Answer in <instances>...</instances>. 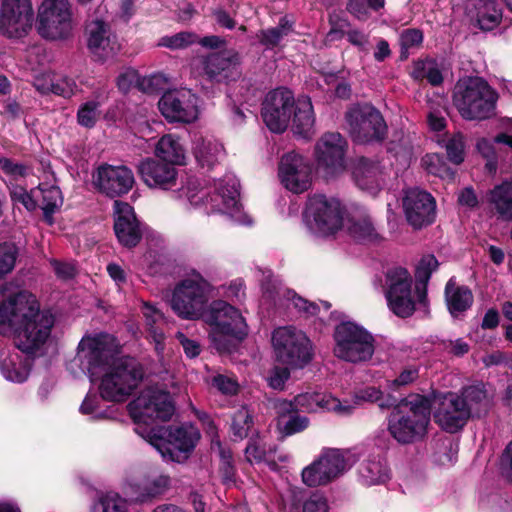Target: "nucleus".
<instances>
[{
	"mask_svg": "<svg viewBox=\"0 0 512 512\" xmlns=\"http://www.w3.org/2000/svg\"><path fill=\"white\" fill-rule=\"evenodd\" d=\"M119 344L106 333L84 336L77 359L91 380L101 378L99 392L104 400L125 401L143 378L142 366L133 358L118 357Z\"/></svg>",
	"mask_w": 512,
	"mask_h": 512,
	"instance_id": "f257e3e1",
	"label": "nucleus"
},
{
	"mask_svg": "<svg viewBox=\"0 0 512 512\" xmlns=\"http://www.w3.org/2000/svg\"><path fill=\"white\" fill-rule=\"evenodd\" d=\"M53 324L52 315L40 310L31 292L0 288V333H16L22 352L38 350L48 339Z\"/></svg>",
	"mask_w": 512,
	"mask_h": 512,
	"instance_id": "f03ea898",
	"label": "nucleus"
},
{
	"mask_svg": "<svg viewBox=\"0 0 512 512\" xmlns=\"http://www.w3.org/2000/svg\"><path fill=\"white\" fill-rule=\"evenodd\" d=\"M239 184L232 175H227L219 180L211 189L198 188L195 183L190 182L185 189V195L191 205L195 207H205L207 213H226L236 218V221L243 224H250L251 221L246 215H237L239 210Z\"/></svg>",
	"mask_w": 512,
	"mask_h": 512,
	"instance_id": "7ed1b4c3",
	"label": "nucleus"
},
{
	"mask_svg": "<svg viewBox=\"0 0 512 512\" xmlns=\"http://www.w3.org/2000/svg\"><path fill=\"white\" fill-rule=\"evenodd\" d=\"M430 410L429 400L421 395L403 399L389 416V432L402 443L422 437L430 421Z\"/></svg>",
	"mask_w": 512,
	"mask_h": 512,
	"instance_id": "20e7f679",
	"label": "nucleus"
},
{
	"mask_svg": "<svg viewBox=\"0 0 512 512\" xmlns=\"http://www.w3.org/2000/svg\"><path fill=\"white\" fill-rule=\"evenodd\" d=\"M140 428L136 429V433L150 443L164 459L178 463L188 459L200 439L199 430L191 424L169 431L163 427L152 428L148 433Z\"/></svg>",
	"mask_w": 512,
	"mask_h": 512,
	"instance_id": "39448f33",
	"label": "nucleus"
},
{
	"mask_svg": "<svg viewBox=\"0 0 512 512\" xmlns=\"http://www.w3.org/2000/svg\"><path fill=\"white\" fill-rule=\"evenodd\" d=\"M204 319L211 327L210 337L219 351H229L233 341H241L248 333L241 312L223 300L212 302Z\"/></svg>",
	"mask_w": 512,
	"mask_h": 512,
	"instance_id": "423d86ee",
	"label": "nucleus"
},
{
	"mask_svg": "<svg viewBox=\"0 0 512 512\" xmlns=\"http://www.w3.org/2000/svg\"><path fill=\"white\" fill-rule=\"evenodd\" d=\"M496 101V92L482 78H468L460 81L455 87L453 102L465 119L489 117L495 108Z\"/></svg>",
	"mask_w": 512,
	"mask_h": 512,
	"instance_id": "0eeeda50",
	"label": "nucleus"
},
{
	"mask_svg": "<svg viewBox=\"0 0 512 512\" xmlns=\"http://www.w3.org/2000/svg\"><path fill=\"white\" fill-rule=\"evenodd\" d=\"M356 461V455L349 449L323 448L302 470V481L308 487L328 485L348 472Z\"/></svg>",
	"mask_w": 512,
	"mask_h": 512,
	"instance_id": "6e6552de",
	"label": "nucleus"
},
{
	"mask_svg": "<svg viewBox=\"0 0 512 512\" xmlns=\"http://www.w3.org/2000/svg\"><path fill=\"white\" fill-rule=\"evenodd\" d=\"M334 355L350 363L369 361L375 351V339L370 332L354 322H342L334 331Z\"/></svg>",
	"mask_w": 512,
	"mask_h": 512,
	"instance_id": "1a4fd4ad",
	"label": "nucleus"
},
{
	"mask_svg": "<svg viewBox=\"0 0 512 512\" xmlns=\"http://www.w3.org/2000/svg\"><path fill=\"white\" fill-rule=\"evenodd\" d=\"M131 417L136 424L135 430L141 427L148 433V427L157 420L167 421L174 414L175 407L168 392L158 387H148L141 391L136 399L128 405Z\"/></svg>",
	"mask_w": 512,
	"mask_h": 512,
	"instance_id": "9d476101",
	"label": "nucleus"
},
{
	"mask_svg": "<svg viewBox=\"0 0 512 512\" xmlns=\"http://www.w3.org/2000/svg\"><path fill=\"white\" fill-rule=\"evenodd\" d=\"M211 289V285L199 274L183 279L173 291L171 299L173 311L185 319L204 317Z\"/></svg>",
	"mask_w": 512,
	"mask_h": 512,
	"instance_id": "9b49d317",
	"label": "nucleus"
},
{
	"mask_svg": "<svg viewBox=\"0 0 512 512\" xmlns=\"http://www.w3.org/2000/svg\"><path fill=\"white\" fill-rule=\"evenodd\" d=\"M343 207L339 200L325 195L308 198L303 211V222L307 229L318 236L333 235L342 228Z\"/></svg>",
	"mask_w": 512,
	"mask_h": 512,
	"instance_id": "f8f14e48",
	"label": "nucleus"
},
{
	"mask_svg": "<svg viewBox=\"0 0 512 512\" xmlns=\"http://www.w3.org/2000/svg\"><path fill=\"white\" fill-rule=\"evenodd\" d=\"M74 29L69 0H43L37 15L38 33L48 40H65Z\"/></svg>",
	"mask_w": 512,
	"mask_h": 512,
	"instance_id": "ddd939ff",
	"label": "nucleus"
},
{
	"mask_svg": "<svg viewBox=\"0 0 512 512\" xmlns=\"http://www.w3.org/2000/svg\"><path fill=\"white\" fill-rule=\"evenodd\" d=\"M384 295L388 308L400 318L413 315L417 305L422 308L412 295V277L407 269L393 267L387 270L384 282Z\"/></svg>",
	"mask_w": 512,
	"mask_h": 512,
	"instance_id": "4468645a",
	"label": "nucleus"
},
{
	"mask_svg": "<svg viewBox=\"0 0 512 512\" xmlns=\"http://www.w3.org/2000/svg\"><path fill=\"white\" fill-rule=\"evenodd\" d=\"M272 345L277 360L292 368H302L312 358L309 338L293 327H279L274 330Z\"/></svg>",
	"mask_w": 512,
	"mask_h": 512,
	"instance_id": "2eb2a0df",
	"label": "nucleus"
},
{
	"mask_svg": "<svg viewBox=\"0 0 512 512\" xmlns=\"http://www.w3.org/2000/svg\"><path fill=\"white\" fill-rule=\"evenodd\" d=\"M353 139L361 144L382 141L387 126L381 113L372 106L351 109L346 115Z\"/></svg>",
	"mask_w": 512,
	"mask_h": 512,
	"instance_id": "dca6fc26",
	"label": "nucleus"
},
{
	"mask_svg": "<svg viewBox=\"0 0 512 512\" xmlns=\"http://www.w3.org/2000/svg\"><path fill=\"white\" fill-rule=\"evenodd\" d=\"M34 9L31 0H2L0 32L8 38H21L32 27Z\"/></svg>",
	"mask_w": 512,
	"mask_h": 512,
	"instance_id": "f3484780",
	"label": "nucleus"
},
{
	"mask_svg": "<svg viewBox=\"0 0 512 512\" xmlns=\"http://www.w3.org/2000/svg\"><path fill=\"white\" fill-rule=\"evenodd\" d=\"M162 115L170 122L191 123L198 118V98L187 88L166 92L158 102Z\"/></svg>",
	"mask_w": 512,
	"mask_h": 512,
	"instance_id": "a211bd4d",
	"label": "nucleus"
},
{
	"mask_svg": "<svg viewBox=\"0 0 512 512\" xmlns=\"http://www.w3.org/2000/svg\"><path fill=\"white\" fill-rule=\"evenodd\" d=\"M278 176L287 190L297 194L303 193L311 186V165L302 155L291 151L282 156Z\"/></svg>",
	"mask_w": 512,
	"mask_h": 512,
	"instance_id": "6ab92c4d",
	"label": "nucleus"
},
{
	"mask_svg": "<svg viewBox=\"0 0 512 512\" xmlns=\"http://www.w3.org/2000/svg\"><path fill=\"white\" fill-rule=\"evenodd\" d=\"M435 422L445 431L455 433L462 429L470 418L461 396L448 392L435 398L433 404Z\"/></svg>",
	"mask_w": 512,
	"mask_h": 512,
	"instance_id": "aec40b11",
	"label": "nucleus"
},
{
	"mask_svg": "<svg viewBox=\"0 0 512 512\" xmlns=\"http://www.w3.org/2000/svg\"><path fill=\"white\" fill-rule=\"evenodd\" d=\"M294 104L293 94L286 88H278L267 94L262 107V117L269 130L275 133L285 131Z\"/></svg>",
	"mask_w": 512,
	"mask_h": 512,
	"instance_id": "412c9836",
	"label": "nucleus"
},
{
	"mask_svg": "<svg viewBox=\"0 0 512 512\" xmlns=\"http://www.w3.org/2000/svg\"><path fill=\"white\" fill-rule=\"evenodd\" d=\"M346 147L345 139L336 132L324 134L316 143L317 165L327 176H334L344 171Z\"/></svg>",
	"mask_w": 512,
	"mask_h": 512,
	"instance_id": "4be33fe9",
	"label": "nucleus"
},
{
	"mask_svg": "<svg viewBox=\"0 0 512 512\" xmlns=\"http://www.w3.org/2000/svg\"><path fill=\"white\" fill-rule=\"evenodd\" d=\"M133 172L126 166L103 164L93 174V184L108 197H119L128 193L134 184Z\"/></svg>",
	"mask_w": 512,
	"mask_h": 512,
	"instance_id": "5701e85b",
	"label": "nucleus"
},
{
	"mask_svg": "<svg viewBox=\"0 0 512 512\" xmlns=\"http://www.w3.org/2000/svg\"><path fill=\"white\" fill-rule=\"evenodd\" d=\"M128 486L137 501L146 502L165 494L171 487V478L160 469L149 467L132 477Z\"/></svg>",
	"mask_w": 512,
	"mask_h": 512,
	"instance_id": "b1692460",
	"label": "nucleus"
},
{
	"mask_svg": "<svg viewBox=\"0 0 512 512\" xmlns=\"http://www.w3.org/2000/svg\"><path fill=\"white\" fill-rule=\"evenodd\" d=\"M402 206L408 223L415 229L428 226L435 219V200L423 190L408 189L402 199Z\"/></svg>",
	"mask_w": 512,
	"mask_h": 512,
	"instance_id": "393cba45",
	"label": "nucleus"
},
{
	"mask_svg": "<svg viewBox=\"0 0 512 512\" xmlns=\"http://www.w3.org/2000/svg\"><path fill=\"white\" fill-rule=\"evenodd\" d=\"M283 409L318 412L321 410L332 411L338 415L345 416L353 412L354 406L348 402H341L339 399L327 393L305 392L294 397L292 402H284Z\"/></svg>",
	"mask_w": 512,
	"mask_h": 512,
	"instance_id": "a878e982",
	"label": "nucleus"
},
{
	"mask_svg": "<svg viewBox=\"0 0 512 512\" xmlns=\"http://www.w3.org/2000/svg\"><path fill=\"white\" fill-rule=\"evenodd\" d=\"M114 230L118 241L131 248L138 244L142 231L132 206L126 202H114Z\"/></svg>",
	"mask_w": 512,
	"mask_h": 512,
	"instance_id": "bb28decb",
	"label": "nucleus"
},
{
	"mask_svg": "<svg viewBox=\"0 0 512 512\" xmlns=\"http://www.w3.org/2000/svg\"><path fill=\"white\" fill-rule=\"evenodd\" d=\"M138 172L144 183L151 188L168 190L177 183L176 168L153 158L143 160L138 166Z\"/></svg>",
	"mask_w": 512,
	"mask_h": 512,
	"instance_id": "cd10ccee",
	"label": "nucleus"
},
{
	"mask_svg": "<svg viewBox=\"0 0 512 512\" xmlns=\"http://www.w3.org/2000/svg\"><path fill=\"white\" fill-rule=\"evenodd\" d=\"M86 31L88 48L99 59L109 58L119 50V45L105 21L100 19L90 21Z\"/></svg>",
	"mask_w": 512,
	"mask_h": 512,
	"instance_id": "c85d7f7f",
	"label": "nucleus"
},
{
	"mask_svg": "<svg viewBox=\"0 0 512 512\" xmlns=\"http://www.w3.org/2000/svg\"><path fill=\"white\" fill-rule=\"evenodd\" d=\"M342 227L357 242L376 243L382 239L372 217L364 212L348 216L345 222L342 221Z\"/></svg>",
	"mask_w": 512,
	"mask_h": 512,
	"instance_id": "c756f323",
	"label": "nucleus"
},
{
	"mask_svg": "<svg viewBox=\"0 0 512 512\" xmlns=\"http://www.w3.org/2000/svg\"><path fill=\"white\" fill-rule=\"evenodd\" d=\"M238 63L237 53H212L204 61V70L211 80H228L238 74Z\"/></svg>",
	"mask_w": 512,
	"mask_h": 512,
	"instance_id": "7c9ffc66",
	"label": "nucleus"
},
{
	"mask_svg": "<svg viewBox=\"0 0 512 512\" xmlns=\"http://www.w3.org/2000/svg\"><path fill=\"white\" fill-rule=\"evenodd\" d=\"M459 395L470 417L485 415L492 406L493 395L487 390L484 383L479 382L465 386L460 390Z\"/></svg>",
	"mask_w": 512,
	"mask_h": 512,
	"instance_id": "2f4dec72",
	"label": "nucleus"
},
{
	"mask_svg": "<svg viewBox=\"0 0 512 512\" xmlns=\"http://www.w3.org/2000/svg\"><path fill=\"white\" fill-rule=\"evenodd\" d=\"M192 152L198 165L207 169L220 164L226 156L223 144L213 137L196 138Z\"/></svg>",
	"mask_w": 512,
	"mask_h": 512,
	"instance_id": "473e14b6",
	"label": "nucleus"
},
{
	"mask_svg": "<svg viewBox=\"0 0 512 512\" xmlns=\"http://www.w3.org/2000/svg\"><path fill=\"white\" fill-rule=\"evenodd\" d=\"M381 174L379 163L368 158H360L353 169V177L357 186L372 195L380 189Z\"/></svg>",
	"mask_w": 512,
	"mask_h": 512,
	"instance_id": "72a5a7b5",
	"label": "nucleus"
},
{
	"mask_svg": "<svg viewBox=\"0 0 512 512\" xmlns=\"http://www.w3.org/2000/svg\"><path fill=\"white\" fill-rule=\"evenodd\" d=\"M31 358L18 351L3 353L0 360V370L3 376L11 381L24 382L30 372Z\"/></svg>",
	"mask_w": 512,
	"mask_h": 512,
	"instance_id": "f704fd0d",
	"label": "nucleus"
},
{
	"mask_svg": "<svg viewBox=\"0 0 512 512\" xmlns=\"http://www.w3.org/2000/svg\"><path fill=\"white\" fill-rule=\"evenodd\" d=\"M491 211L498 219L512 221V181L495 185L487 195Z\"/></svg>",
	"mask_w": 512,
	"mask_h": 512,
	"instance_id": "c9c22d12",
	"label": "nucleus"
},
{
	"mask_svg": "<svg viewBox=\"0 0 512 512\" xmlns=\"http://www.w3.org/2000/svg\"><path fill=\"white\" fill-rule=\"evenodd\" d=\"M438 261L433 255H425L421 258L415 270V288L414 294L417 296L418 303L423 307L424 312H428V283L431 274L437 269Z\"/></svg>",
	"mask_w": 512,
	"mask_h": 512,
	"instance_id": "e433bc0d",
	"label": "nucleus"
},
{
	"mask_svg": "<svg viewBox=\"0 0 512 512\" xmlns=\"http://www.w3.org/2000/svg\"><path fill=\"white\" fill-rule=\"evenodd\" d=\"M142 313L148 335L154 342L157 353L161 354L164 350V327L166 325L163 313L147 302H144L142 305Z\"/></svg>",
	"mask_w": 512,
	"mask_h": 512,
	"instance_id": "4c0bfd02",
	"label": "nucleus"
},
{
	"mask_svg": "<svg viewBox=\"0 0 512 512\" xmlns=\"http://www.w3.org/2000/svg\"><path fill=\"white\" fill-rule=\"evenodd\" d=\"M472 291L466 286L457 285L454 279H450L445 286V302L450 314L458 316L473 304Z\"/></svg>",
	"mask_w": 512,
	"mask_h": 512,
	"instance_id": "58836bf2",
	"label": "nucleus"
},
{
	"mask_svg": "<svg viewBox=\"0 0 512 512\" xmlns=\"http://www.w3.org/2000/svg\"><path fill=\"white\" fill-rule=\"evenodd\" d=\"M359 478L366 486L385 483L389 478V469L386 461L377 456L364 460L358 469Z\"/></svg>",
	"mask_w": 512,
	"mask_h": 512,
	"instance_id": "ea45409f",
	"label": "nucleus"
},
{
	"mask_svg": "<svg viewBox=\"0 0 512 512\" xmlns=\"http://www.w3.org/2000/svg\"><path fill=\"white\" fill-rule=\"evenodd\" d=\"M156 156L170 165H184L186 152L179 138L167 134L160 138L155 149Z\"/></svg>",
	"mask_w": 512,
	"mask_h": 512,
	"instance_id": "a19ab883",
	"label": "nucleus"
},
{
	"mask_svg": "<svg viewBox=\"0 0 512 512\" xmlns=\"http://www.w3.org/2000/svg\"><path fill=\"white\" fill-rule=\"evenodd\" d=\"M293 125L295 132L303 137H308L314 127V113L312 102L309 97L302 96L295 103Z\"/></svg>",
	"mask_w": 512,
	"mask_h": 512,
	"instance_id": "79ce46f5",
	"label": "nucleus"
},
{
	"mask_svg": "<svg viewBox=\"0 0 512 512\" xmlns=\"http://www.w3.org/2000/svg\"><path fill=\"white\" fill-rule=\"evenodd\" d=\"M267 280V284H262V289L264 295L268 298H274V293L277 295L282 294L299 312H303L307 315H315L317 313L318 306L316 304L308 303L307 300L297 296L293 291H282V288L276 285V280H274L272 276H268Z\"/></svg>",
	"mask_w": 512,
	"mask_h": 512,
	"instance_id": "37998d69",
	"label": "nucleus"
},
{
	"mask_svg": "<svg viewBox=\"0 0 512 512\" xmlns=\"http://www.w3.org/2000/svg\"><path fill=\"white\" fill-rule=\"evenodd\" d=\"M476 10L477 24L482 30L490 31L502 20V9L497 2L478 3Z\"/></svg>",
	"mask_w": 512,
	"mask_h": 512,
	"instance_id": "c03bdc74",
	"label": "nucleus"
},
{
	"mask_svg": "<svg viewBox=\"0 0 512 512\" xmlns=\"http://www.w3.org/2000/svg\"><path fill=\"white\" fill-rule=\"evenodd\" d=\"M411 75L415 80L426 79L433 86H438L443 81L438 64L431 59L417 61L414 64Z\"/></svg>",
	"mask_w": 512,
	"mask_h": 512,
	"instance_id": "a18cd8bd",
	"label": "nucleus"
},
{
	"mask_svg": "<svg viewBox=\"0 0 512 512\" xmlns=\"http://www.w3.org/2000/svg\"><path fill=\"white\" fill-rule=\"evenodd\" d=\"M39 192L42 195V210L45 220L53 223V213L62 205L63 198L60 189L56 186L39 187Z\"/></svg>",
	"mask_w": 512,
	"mask_h": 512,
	"instance_id": "49530a36",
	"label": "nucleus"
},
{
	"mask_svg": "<svg viewBox=\"0 0 512 512\" xmlns=\"http://www.w3.org/2000/svg\"><path fill=\"white\" fill-rule=\"evenodd\" d=\"M292 32V23L283 17L280 19L277 27L261 30L258 34V38L261 44L266 47H274L287 35Z\"/></svg>",
	"mask_w": 512,
	"mask_h": 512,
	"instance_id": "de8ad7c7",
	"label": "nucleus"
},
{
	"mask_svg": "<svg viewBox=\"0 0 512 512\" xmlns=\"http://www.w3.org/2000/svg\"><path fill=\"white\" fill-rule=\"evenodd\" d=\"M91 512H128L124 498L116 493L100 495L91 507Z\"/></svg>",
	"mask_w": 512,
	"mask_h": 512,
	"instance_id": "09e8293b",
	"label": "nucleus"
},
{
	"mask_svg": "<svg viewBox=\"0 0 512 512\" xmlns=\"http://www.w3.org/2000/svg\"><path fill=\"white\" fill-rule=\"evenodd\" d=\"M385 5V0H349L347 11L360 21L370 17V10L378 11Z\"/></svg>",
	"mask_w": 512,
	"mask_h": 512,
	"instance_id": "8fccbe9b",
	"label": "nucleus"
},
{
	"mask_svg": "<svg viewBox=\"0 0 512 512\" xmlns=\"http://www.w3.org/2000/svg\"><path fill=\"white\" fill-rule=\"evenodd\" d=\"M423 168L430 174L440 178H452L453 172L447 166L442 156L436 153L426 154L422 158Z\"/></svg>",
	"mask_w": 512,
	"mask_h": 512,
	"instance_id": "3c124183",
	"label": "nucleus"
},
{
	"mask_svg": "<svg viewBox=\"0 0 512 512\" xmlns=\"http://www.w3.org/2000/svg\"><path fill=\"white\" fill-rule=\"evenodd\" d=\"M253 425L252 415L246 407H241L235 412L232 419V432L237 439L247 437Z\"/></svg>",
	"mask_w": 512,
	"mask_h": 512,
	"instance_id": "603ef678",
	"label": "nucleus"
},
{
	"mask_svg": "<svg viewBox=\"0 0 512 512\" xmlns=\"http://www.w3.org/2000/svg\"><path fill=\"white\" fill-rule=\"evenodd\" d=\"M273 451L271 446H267L266 441L257 437L251 439L245 449V455L249 462L265 461L268 455Z\"/></svg>",
	"mask_w": 512,
	"mask_h": 512,
	"instance_id": "864d4df0",
	"label": "nucleus"
},
{
	"mask_svg": "<svg viewBox=\"0 0 512 512\" xmlns=\"http://www.w3.org/2000/svg\"><path fill=\"white\" fill-rule=\"evenodd\" d=\"M99 106L97 101H87L82 104L77 112L78 123L86 128L93 127L100 116Z\"/></svg>",
	"mask_w": 512,
	"mask_h": 512,
	"instance_id": "5fc2aeb1",
	"label": "nucleus"
},
{
	"mask_svg": "<svg viewBox=\"0 0 512 512\" xmlns=\"http://www.w3.org/2000/svg\"><path fill=\"white\" fill-rule=\"evenodd\" d=\"M219 456H220V467L219 471L224 484L230 485L235 481V469L233 466L232 455L229 450H225L220 442L215 443Z\"/></svg>",
	"mask_w": 512,
	"mask_h": 512,
	"instance_id": "6e6d98bb",
	"label": "nucleus"
},
{
	"mask_svg": "<svg viewBox=\"0 0 512 512\" xmlns=\"http://www.w3.org/2000/svg\"><path fill=\"white\" fill-rule=\"evenodd\" d=\"M17 255L18 250L13 243L0 244V278L13 270Z\"/></svg>",
	"mask_w": 512,
	"mask_h": 512,
	"instance_id": "4d7b16f0",
	"label": "nucleus"
},
{
	"mask_svg": "<svg viewBox=\"0 0 512 512\" xmlns=\"http://www.w3.org/2000/svg\"><path fill=\"white\" fill-rule=\"evenodd\" d=\"M197 36L190 32H180L172 36H164L159 45L170 49H183L197 42Z\"/></svg>",
	"mask_w": 512,
	"mask_h": 512,
	"instance_id": "13d9d810",
	"label": "nucleus"
},
{
	"mask_svg": "<svg viewBox=\"0 0 512 512\" xmlns=\"http://www.w3.org/2000/svg\"><path fill=\"white\" fill-rule=\"evenodd\" d=\"M358 397L364 401L377 402L379 407L382 409L392 407L396 403V399L391 396L384 399L382 392L375 387H367L363 389L360 391Z\"/></svg>",
	"mask_w": 512,
	"mask_h": 512,
	"instance_id": "bf43d9fd",
	"label": "nucleus"
},
{
	"mask_svg": "<svg viewBox=\"0 0 512 512\" xmlns=\"http://www.w3.org/2000/svg\"><path fill=\"white\" fill-rule=\"evenodd\" d=\"M446 151L449 160L460 164L464 160V141L460 134L452 136L446 143Z\"/></svg>",
	"mask_w": 512,
	"mask_h": 512,
	"instance_id": "052dcab7",
	"label": "nucleus"
},
{
	"mask_svg": "<svg viewBox=\"0 0 512 512\" xmlns=\"http://www.w3.org/2000/svg\"><path fill=\"white\" fill-rule=\"evenodd\" d=\"M0 168L14 179L26 177L31 171L28 166L14 162L6 157H0Z\"/></svg>",
	"mask_w": 512,
	"mask_h": 512,
	"instance_id": "680f3d73",
	"label": "nucleus"
},
{
	"mask_svg": "<svg viewBox=\"0 0 512 512\" xmlns=\"http://www.w3.org/2000/svg\"><path fill=\"white\" fill-rule=\"evenodd\" d=\"M142 82L140 81L139 74L132 68H127L121 72L117 78V86L123 91L127 92L134 86H140L142 88Z\"/></svg>",
	"mask_w": 512,
	"mask_h": 512,
	"instance_id": "e2e57ef3",
	"label": "nucleus"
},
{
	"mask_svg": "<svg viewBox=\"0 0 512 512\" xmlns=\"http://www.w3.org/2000/svg\"><path fill=\"white\" fill-rule=\"evenodd\" d=\"M302 512H329L326 497L318 492L312 493L304 502Z\"/></svg>",
	"mask_w": 512,
	"mask_h": 512,
	"instance_id": "0e129e2a",
	"label": "nucleus"
},
{
	"mask_svg": "<svg viewBox=\"0 0 512 512\" xmlns=\"http://www.w3.org/2000/svg\"><path fill=\"white\" fill-rule=\"evenodd\" d=\"M77 91V84L76 82L68 77H61L56 79L54 77V85L52 93L65 97L70 98L73 96Z\"/></svg>",
	"mask_w": 512,
	"mask_h": 512,
	"instance_id": "69168bd1",
	"label": "nucleus"
},
{
	"mask_svg": "<svg viewBox=\"0 0 512 512\" xmlns=\"http://www.w3.org/2000/svg\"><path fill=\"white\" fill-rule=\"evenodd\" d=\"M55 74L51 71H44L36 74L33 80V86L42 94L52 92Z\"/></svg>",
	"mask_w": 512,
	"mask_h": 512,
	"instance_id": "338daca9",
	"label": "nucleus"
},
{
	"mask_svg": "<svg viewBox=\"0 0 512 512\" xmlns=\"http://www.w3.org/2000/svg\"><path fill=\"white\" fill-rule=\"evenodd\" d=\"M309 425V420L305 416L294 415L282 424V431L286 435H292L305 430Z\"/></svg>",
	"mask_w": 512,
	"mask_h": 512,
	"instance_id": "774afa93",
	"label": "nucleus"
}]
</instances>
